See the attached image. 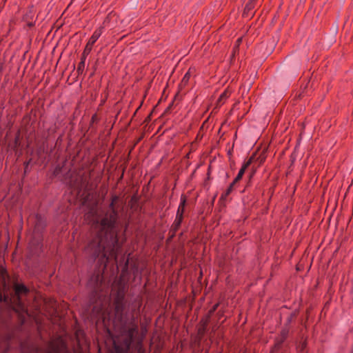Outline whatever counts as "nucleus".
Segmentation results:
<instances>
[{
    "label": "nucleus",
    "mask_w": 353,
    "mask_h": 353,
    "mask_svg": "<svg viewBox=\"0 0 353 353\" xmlns=\"http://www.w3.org/2000/svg\"><path fill=\"white\" fill-rule=\"evenodd\" d=\"M117 200V197L112 199L110 205L112 212L110 214H106L104 217L94 208L85 215V219L91 225L94 234L93 240L86 248V252L94 261L99 259V262L101 265L104 264L105 267L112 260L117 263L120 252L116 231L117 212L114 207Z\"/></svg>",
    "instance_id": "nucleus-1"
},
{
    "label": "nucleus",
    "mask_w": 353,
    "mask_h": 353,
    "mask_svg": "<svg viewBox=\"0 0 353 353\" xmlns=\"http://www.w3.org/2000/svg\"><path fill=\"white\" fill-rule=\"evenodd\" d=\"M20 346L21 353H70L61 337L54 341H42L41 343L28 339L22 342Z\"/></svg>",
    "instance_id": "nucleus-2"
},
{
    "label": "nucleus",
    "mask_w": 353,
    "mask_h": 353,
    "mask_svg": "<svg viewBox=\"0 0 353 353\" xmlns=\"http://www.w3.org/2000/svg\"><path fill=\"white\" fill-rule=\"evenodd\" d=\"M115 330L121 334L124 335L130 341H132L135 332L137 331V326L132 319H129L123 314V305L121 303L117 302L115 306V317L112 321Z\"/></svg>",
    "instance_id": "nucleus-3"
},
{
    "label": "nucleus",
    "mask_w": 353,
    "mask_h": 353,
    "mask_svg": "<svg viewBox=\"0 0 353 353\" xmlns=\"http://www.w3.org/2000/svg\"><path fill=\"white\" fill-rule=\"evenodd\" d=\"M0 301L6 303V270L0 268Z\"/></svg>",
    "instance_id": "nucleus-4"
},
{
    "label": "nucleus",
    "mask_w": 353,
    "mask_h": 353,
    "mask_svg": "<svg viewBox=\"0 0 353 353\" xmlns=\"http://www.w3.org/2000/svg\"><path fill=\"white\" fill-rule=\"evenodd\" d=\"M101 283L102 276L99 274H97L92 277L89 285L94 290V292L97 294L98 290L101 288Z\"/></svg>",
    "instance_id": "nucleus-5"
},
{
    "label": "nucleus",
    "mask_w": 353,
    "mask_h": 353,
    "mask_svg": "<svg viewBox=\"0 0 353 353\" xmlns=\"http://www.w3.org/2000/svg\"><path fill=\"white\" fill-rule=\"evenodd\" d=\"M184 203H185V201H182L181 203V204L179 207L178 211H177L176 219L172 225V227L174 228V229L175 230H176L178 229V228L179 227L181 222L183 208L184 206Z\"/></svg>",
    "instance_id": "nucleus-6"
},
{
    "label": "nucleus",
    "mask_w": 353,
    "mask_h": 353,
    "mask_svg": "<svg viewBox=\"0 0 353 353\" xmlns=\"http://www.w3.org/2000/svg\"><path fill=\"white\" fill-rule=\"evenodd\" d=\"M10 348V342L8 336L0 334V353H6Z\"/></svg>",
    "instance_id": "nucleus-7"
},
{
    "label": "nucleus",
    "mask_w": 353,
    "mask_h": 353,
    "mask_svg": "<svg viewBox=\"0 0 353 353\" xmlns=\"http://www.w3.org/2000/svg\"><path fill=\"white\" fill-rule=\"evenodd\" d=\"M254 159V157H251L250 159L248 160V161L241 168V169L239 170L237 176L233 181V183H237L239 181H240L245 172V170L246 168L251 164Z\"/></svg>",
    "instance_id": "nucleus-8"
},
{
    "label": "nucleus",
    "mask_w": 353,
    "mask_h": 353,
    "mask_svg": "<svg viewBox=\"0 0 353 353\" xmlns=\"http://www.w3.org/2000/svg\"><path fill=\"white\" fill-rule=\"evenodd\" d=\"M102 32H103V28H100L99 29L97 30L93 33L92 36L91 37V38L89 40V41H88L89 45H93L97 41V39L100 37Z\"/></svg>",
    "instance_id": "nucleus-9"
},
{
    "label": "nucleus",
    "mask_w": 353,
    "mask_h": 353,
    "mask_svg": "<svg viewBox=\"0 0 353 353\" xmlns=\"http://www.w3.org/2000/svg\"><path fill=\"white\" fill-rule=\"evenodd\" d=\"M190 72H186L179 85L181 89H182V88L184 87L188 83V82L190 79Z\"/></svg>",
    "instance_id": "nucleus-10"
},
{
    "label": "nucleus",
    "mask_w": 353,
    "mask_h": 353,
    "mask_svg": "<svg viewBox=\"0 0 353 353\" xmlns=\"http://www.w3.org/2000/svg\"><path fill=\"white\" fill-rule=\"evenodd\" d=\"M92 45H89V43H88L83 52V57H85V56L90 52L92 50Z\"/></svg>",
    "instance_id": "nucleus-11"
},
{
    "label": "nucleus",
    "mask_w": 353,
    "mask_h": 353,
    "mask_svg": "<svg viewBox=\"0 0 353 353\" xmlns=\"http://www.w3.org/2000/svg\"><path fill=\"white\" fill-rule=\"evenodd\" d=\"M234 184L235 183H233V182L230 184V185L229 186V188H228V190L225 192V196L230 194V192H232V190L233 189V186L234 185Z\"/></svg>",
    "instance_id": "nucleus-12"
},
{
    "label": "nucleus",
    "mask_w": 353,
    "mask_h": 353,
    "mask_svg": "<svg viewBox=\"0 0 353 353\" xmlns=\"http://www.w3.org/2000/svg\"><path fill=\"white\" fill-rule=\"evenodd\" d=\"M229 95H230V94L227 91H225L220 96L219 101H221V100H222L223 99L228 98L229 97Z\"/></svg>",
    "instance_id": "nucleus-13"
},
{
    "label": "nucleus",
    "mask_w": 353,
    "mask_h": 353,
    "mask_svg": "<svg viewBox=\"0 0 353 353\" xmlns=\"http://www.w3.org/2000/svg\"><path fill=\"white\" fill-rule=\"evenodd\" d=\"M85 64V57H83V59L81 60V61L79 63V68L81 67H84Z\"/></svg>",
    "instance_id": "nucleus-14"
}]
</instances>
